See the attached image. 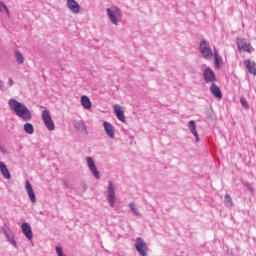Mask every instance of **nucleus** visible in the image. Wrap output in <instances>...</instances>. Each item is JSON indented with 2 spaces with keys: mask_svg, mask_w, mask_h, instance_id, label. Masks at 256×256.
I'll return each instance as SVG.
<instances>
[{
  "mask_svg": "<svg viewBox=\"0 0 256 256\" xmlns=\"http://www.w3.org/2000/svg\"><path fill=\"white\" fill-rule=\"evenodd\" d=\"M8 105L11 111H14L23 121H31V111L27 106L15 99H10Z\"/></svg>",
  "mask_w": 256,
  "mask_h": 256,
  "instance_id": "f257e3e1",
  "label": "nucleus"
},
{
  "mask_svg": "<svg viewBox=\"0 0 256 256\" xmlns=\"http://www.w3.org/2000/svg\"><path fill=\"white\" fill-rule=\"evenodd\" d=\"M200 53H202V57L204 59H207L208 61H211L213 59V51L211 50V47L209 46V43L205 40H201L200 42Z\"/></svg>",
  "mask_w": 256,
  "mask_h": 256,
  "instance_id": "f03ea898",
  "label": "nucleus"
},
{
  "mask_svg": "<svg viewBox=\"0 0 256 256\" xmlns=\"http://www.w3.org/2000/svg\"><path fill=\"white\" fill-rule=\"evenodd\" d=\"M107 15L114 25H118L117 19H121V10L117 6L107 9Z\"/></svg>",
  "mask_w": 256,
  "mask_h": 256,
  "instance_id": "7ed1b4c3",
  "label": "nucleus"
},
{
  "mask_svg": "<svg viewBox=\"0 0 256 256\" xmlns=\"http://www.w3.org/2000/svg\"><path fill=\"white\" fill-rule=\"evenodd\" d=\"M237 47L239 51H244L245 53H253L254 49L251 43L247 42L245 38L237 39Z\"/></svg>",
  "mask_w": 256,
  "mask_h": 256,
  "instance_id": "20e7f679",
  "label": "nucleus"
},
{
  "mask_svg": "<svg viewBox=\"0 0 256 256\" xmlns=\"http://www.w3.org/2000/svg\"><path fill=\"white\" fill-rule=\"evenodd\" d=\"M42 119L48 131H55V123H53V119H51V113H49V110H44L42 112Z\"/></svg>",
  "mask_w": 256,
  "mask_h": 256,
  "instance_id": "39448f33",
  "label": "nucleus"
},
{
  "mask_svg": "<svg viewBox=\"0 0 256 256\" xmlns=\"http://www.w3.org/2000/svg\"><path fill=\"white\" fill-rule=\"evenodd\" d=\"M135 248H136V251H138V253L141 256H147L148 247H147V243L145 242V240H143V238L136 239Z\"/></svg>",
  "mask_w": 256,
  "mask_h": 256,
  "instance_id": "423d86ee",
  "label": "nucleus"
},
{
  "mask_svg": "<svg viewBox=\"0 0 256 256\" xmlns=\"http://www.w3.org/2000/svg\"><path fill=\"white\" fill-rule=\"evenodd\" d=\"M86 161L87 166L90 169L91 173L94 175V177L100 179L99 170H97V166L95 165V161H93V158L87 157Z\"/></svg>",
  "mask_w": 256,
  "mask_h": 256,
  "instance_id": "0eeeda50",
  "label": "nucleus"
},
{
  "mask_svg": "<svg viewBox=\"0 0 256 256\" xmlns=\"http://www.w3.org/2000/svg\"><path fill=\"white\" fill-rule=\"evenodd\" d=\"M204 79L206 83H212V85L215 84V81H217V78L215 77V72H213L211 68H207L204 71Z\"/></svg>",
  "mask_w": 256,
  "mask_h": 256,
  "instance_id": "6e6552de",
  "label": "nucleus"
},
{
  "mask_svg": "<svg viewBox=\"0 0 256 256\" xmlns=\"http://www.w3.org/2000/svg\"><path fill=\"white\" fill-rule=\"evenodd\" d=\"M21 229L25 237H27V239L31 241V239H33V230H31V226L29 225V223L27 222L22 223Z\"/></svg>",
  "mask_w": 256,
  "mask_h": 256,
  "instance_id": "1a4fd4ad",
  "label": "nucleus"
},
{
  "mask_svg": "<svg viewBox=\"0 0 256 256\" xmlns=\"http://www.w3.org/2000/svg\"><path fill=\"white\" fill-rule=\"evenodd\" d=\"M67 7L69 10L72 11V13H75V14L81 11V6L75 0H67Z\"/></svg>",
  "mask_w": 256,
  "mask_h": 256,
  "instance_id": "9d476101",
  "label": "nucleus"
},
{
  "mask_svg": "<svg viewBox=\"0 0 256 256\" xmlns=\"http://www.w3.org/2000/svg\"><path fill=\"white\" fill-rule=\"evenodd\" d=\"M210 91L212 95H214V97L218 99V101H221L223 99V93L221 92V88H219V86H217L216 84L211 85Z\"/></svg>",
  "mask_w": 256,
  "mask_h": 256,
  "instance_id": "9b49d317",
  "label": "nucleus"
},
{
  "mask_svg": "<svg viewBox=\"0 0 256 256\" xmlns=\"http://www.w3.org/2000/svg\"><path fill=\"white\" fill-rule=\"evenodd\" d=\"M114 113L119 121L125 123V113L123 112V109H121V106L119 104L114 105Z\"/></svg>",
  "mask_w": 256,
  "mask_h": 256,
  "instance_id": "f8f14e48",
  "label": "nucleus"
},
{
  "mask_svg": "<svg viewBox=\"0 0 256 256\" xmlns=\"http://www.w3.org/2000/svg\"><path fill=\"white\" fill-rule=\"evenodd\" d=\"M103 125L108 137H110V139H115V129L113 128V125L107 121H104Z\"/></svg>",
  "mask_w": 256,
  "mask_h": 256,
  "instance_id": "ddd939ff",
  "label": "nucleus"
},
{
  "mask_svg": "<svg viewBox=\"0 0 256 256\" xmlns=\"http://www.w3.org/2000/svg\"><path fill=\"white\" fill-rule=\"evenodd\" d=\"M188 129L194 135L196 142L199 143V134L197 133V125L194 120L188 122Z\"/></svg>",
  "mask_w": 256,
  "mask_h": 256,
  "instance_id": "4468645a",
  "label": "nucleus"
},
{
  "mask_svg": "<svg viewBox=\"0 0 256 256\" xmlns=\"http://www.w3.org/2000/svg\"><path fill=\"white\" fill-rule=\"evenodd\" d=\"M0 172L2 173V176L4 179H11V173L9 172V169L7 168V165L0 161Z\"/></svg>",
  "mask_w": 256,
  "mask_h": 256,
  "instance_id": "2eb2a0df",
  "label": "nucleus"
},
{
  "mask_svg": "<svg viewBox=\"0 0 256 256\" xmlns=\"http://www.w3.org/2000/svg\"><path fill=\"white\" fill-rule=\"evenodd\" d=\"M244 65H246V68L248 69L249 73H251L252 75H256L255 62H252L251 60H245Z\"/></svg>",
  "mask_w": 256,
  "mask_h": 256,
  "instance_id": "dca6fc26",
  "label": "nucleus"
},
{
  "mask_svg": "<svg viewBox=\"0 0 256 256\" xmlns=\"http://www.w3.org/2000/svg\"><path fill=\"white\" fill-rule=\"evenodd\" d=\"M81 105L84 107V109H91V99H89L86 95L81 96Z\"/></svg>",
  "mask_w": 256,
  "mask_h": 256,
  "instance_id": "f3484780",
  "label": "nucleus"
},
{
  "mask_svg": "<svg viewBox=\"0 0 256 256\" xmlns=\"http://www.w3.org/2000/svg\"><path fill=\"white\" fill-rule=\"evenodd\" d=\"M213 55H214L215 67L216 69H219L221 65H223V58L219 56V53L217 52V50H214Z\"/></svg>",
  "mask_w": 256,
  "mask_h": 256,
  "instance_id": "a211bd4d",
  "label": "nucleus"
},
{
  "mask_svg": "<svg viewBox=\"0 0 256 256\" xmlns=\"http://www.w3.org/2000/svg\"><path fill=\"white\" fill-rule=\"evenodd\" d=\"M24 131L28 133V135H33L35 129L33 128V124L26 123L24 124Z\"/></svg>",
  "mask_w": 256,
  "mask_h": 256,
  "instance_id": "6ab92c4d",
  "label": "nucleus"
},
{
  "mask_svg": "<svg viewBox=\"0 0 256 256\" xmlns=\"http://www.w3.org/2000/svg\"><path fill=\"white\" fill-rule=\"evenodd\" d=\"M15 58H16V61H18V63L20 65H23V63L25 62V58H23V54H21V52H19V51L15 52Z\"/></svg>",
  "mask_w": 256,
  "mask_h": 256,
  "instance_id": "aec40b11",
  "label": "nucleus"
},
{
  "mask_svg": "<svg viewBox=\"0 0 256 256\" xmlns=\"http://www.w3.org/2000/svg\"><path fill=\"white\" fill-rule=\"evenodd\" d=\"M75 127L78 128L79 131H84V133H87V126H85V123L82 121L78 122Z\"/></svg>",
  "mask_w": 256,
  "mask_h": 256,
  "instance_id": "412c9836",
  "label": "nucleus"
},
{
  "mask_svg": "<svg viewBox=\"0 0 256 256\" xmlns=\"http://www.w3.org/2000/svg\"><path fill=\"white\" fill-rule=\"evenodd\" d=\"M7 241H9V243H11V245H14L15 247H17V242H15V237L13 236H9V234L7 232L4 233Z\"/></svg>",
  "mask_w": 256,
  "mask_h": 256,
  "instance_id": "4be33fe9",
  "label": "nucleus"
},
{
  "mask_svg": "<svg viewBox=\"0 0 256 256\" xmlns=\"http://www.w3.org/2000/svg\"><path fill=\"white\" fill-rule=\"evenodd\" d=\"M25 187L27 193H33V186H31V182H29V180H26Z\"/></svg>",
  "mask_w": 256,
  "mask_h": 256,
  "instance_id": "5701e85b",
  "label": "nucleus"
},
{
  "mask_svg": "<svg viewBox=\"0 0 256 256\" xmlns=\"http://www.w3.org/2000/svg\"><path fill=\"white\" fill-rule=\"evenodd\" d=\"M108 201H109L111 207H113V205H115V194H109Z\"/></svg>",
  "mask_w": 256,
  "mask_h": 256,
  "instance_id": "b1692460",
  "label": "nucleus"
},
{
  "mask_svg": "<svg viewBox=\"0 0 256 256\" xmlns=\"http://www.w3.org/2000/svg\"><path fill=\"white\" fill-rule=\"evenodd\" d=\"M240 103L242 107H244V109H249V104L247 103V100L244 97L240 98Z\"/></svg>",
  "mask_w": 256,
  "mask_h": 256,
  "instance_id": "393cba45",
  "label": "nucleus"
},
{
  "mask_svg": "<svg viewBox=\"0 0 256 256\" xmlns=\"http://www.w3.org/2000/svg\"><path fill=\"white\" fill-rule=\"evenodd\" d=\"M130 209L136 215V217H139V211H137V208H135V204L130 203Z\"/></svg>",
  "mask_w": 256,
  "mask_h": 256,
  "instance_id": "a878e982",
  "label": "nucleus"
},
{
  "mask_svg": "<svg viewBox=\"0 0 256 256\" xmlns=\"http://www.w3.org/2000/svg\"><path fill=\"white\" fill-rule=\"evenodd\" d=\"M225 201L226 203H229L230 207H233V201L231 200V196L229 194H226Z\"/></svg>",
  "mask_w": 256,
  "mask_h": 256,
  "instance_id": "bb28decb",
  "label": "nucleus"
},
{
  "mask_svg": "<svg viewBox=\"0 0 256 256\" xmlns=\"http://www.w3.org/2000/svg\"><path fill=\"white\" fill-rule=\"evenodd\" d=\"M0 9L1 11H6V13H9V9L7 8V5H5L3 2H0Z\"/></svg>",
  "mask_w": 256,
  "mask_h": 256,
  "instance_id": "cd10ccee",
  "label": "nucleus"
},
{
  "mask_svg": "<svg viewBox=\"0 0 256 256\" xmlns=\"http://www.w3.org/2000/svg\"><path fill=\"white\" fill-rule=\"evenodd\" d=\"M108 191H109V193H115V188L113 187V182H109Z\"/></svg>",
  "mask_w": 256,
  "mask_h": 256,
  "instance_id": "c85d7f7f",
  "label": "nucleus"
},
{
  "mask_svg": "<svg viewBox=\"0 0 256 256\" xmlns=\"http://www.w3.org/2000/svg\"><path fill=\"white\" fill-rule=\"evenodd\" d=\"M29 198L32 201V203H36L37 198L35 197V193H29Z\"/></svg>",
  "mask_w": 256,
  "mask_h": 256,
  "instance_id": "c756f323",
  "label": "nucleus"
},
{
  "mask_svg": "<svg viewBox=\"0 0 256 256\" xmlns=\"http://www.w3.org/2000/svg\"><path fill=\"white\" fill-rule=\"evenodd\" d=\"M8 85H10V87H13V80L11 78H9L8 80Z\"/></svg>",
  "mask_w": 256,
  "mask_h": 256,
  "instance_id": "7c9ffc66",
  "label": "nucleus"
},
{
  "mask_svg": "<svg viewBox=\"0 0 256 256\" xmlns=\"http://www.w3.org/2000/svg\"><path fill=\"white\" fill-rule=\"evenodd\" d=\"M0 89H3V82L0 80Z\"/></svg>",
  "mask_w": 256,
  "mask_h": 256,
  "instance_id": "2f4dec72",
  "label": "nucleus"
}]
</instances>
